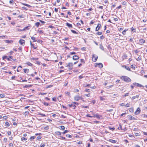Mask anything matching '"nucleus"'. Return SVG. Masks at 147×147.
<instances>
[{
    "label": "nucleus",
    "mask_w": 147,
    "mask_h": 147,
    "mask_svg": "<svg viewBox=\"0 0 147 147\" xmlns=\"http://www.w3.org/2000/svg\"><path fill=\"white\" fill-rule=\"evenodd\" d=\"M49 128V126H47L44 127V129L46 130L48 129Z\"/></svg>",
    "instance_id": "obj_37"
},
{
    "label": "nucleus",
    "mask_w": 147,
    "mask_h": 147,
    "mask_svg": "<svg viewBox=\"0 0 147 147\" xmlns=\"http://www.w3.org/2000/svg\"><path fill=\"white\" fill-rule=\"evenodd\" d=\"M120 78L122 80H123L124 81L127 82H130L131 81V79L125 76H121L120 77Z\"/></svg>",
    "instance_id": "obj_1"
},
{
    "label": "nucleus",
    "mask_w": 147,
    "mask_h": 147,
    "mask_svg": "<svg viewBox=\"0 0 147 147\" xmlns=\"http://www.w3.org/2000/svg\"><path fill=\"white\" fill-rule=\"evenodd\" d=\"M83 77H84L82 75H80V76H79V78L80 79H82V78H83Z\"/></svg>",
    "instance_id": "obj_60"
},
{
    "label": "nucleus",
    "mask_w": 147,
    "mask_h": 147,
    "mask_svg": "<svg viewBox=\"0 0 147 147\" xmlns=\"http://www.w3.org/2000/svg\"><path fill=\"white\" fill-rule=\"evenodd\" d=\"M25 40H24L21 39L19 41V42L22 45H24L25 44Z\"/></svg>",
    "instance_id": "obj_6"
},
{
    "label": "nucleus",
    "mask_w": 147,
    "mask_h": 147,
    "mask_svg": "<svg viewBox=\"0 0 147 147\" xmlns=\"http://www.w3.org/2000/svg\"><path fill=\"white\" fill-rule=\"evenodd\" d=\"M130 105L129 103H127L125 105V107H129L130 106Z\"/></svg>",
    "instance_id": "obj_49"
},
{
    "label": "nucleus",
    "mask_w": 147,
    "mask_h": 147,
    "mask_svg": "<svg viewBox=\"0 0 147 147\" xmlns=\"http://www.w3.org/2000/svg\"><path fill=\"white\" fill-rule=\"evenodd\" d=\"M129 111L131 112H133L134 111V109L133 108H131L129 110Z\"/></svg>",
    "instance_id": "obj_46"
},
{
    "label": "nucleus",
    "mask_w": 147,
    "mask_h": 147,
    "mask_svg": "<svg viewBox=\"0 0 147 147\" xmlns=\"http://www.w3.org/2000/svg\"><path fill=\"white\" fill-rule=\"evenodd\" d=\"M26 63L28 65L30 66H32L33 65L30 62H28Z\"/></svg>",
    "instance_id": "obj_27"
},
{
    "label": "nucleus",
    "mask_w": 147,
    "mask_h": 147,
    "mask_svg": "<svg viewBox=\"0 0 147 147\" xmlns=\"http://www.w3.org/2000/svg\"><path fill=\"white\" fill-rule=\"evenodd\" d=\"M95 56V55H93L92 56V60L94 62H96L97 61L98 58V56Z\"/></svg>",
    "instance_id": "obj_4"
},
{
    "label": "nucleus",
    "mask_w": 147,
    "mask_h": 147,
    "mask_svg": "<svg viewBox=\"0 0 147 147\" xmlns=\"http://www.w3.org/2000/svg\"><path fill=\"white\" fill-rule=\"evenodd\" d=\"M129 93H126L124 95H123V97H125L127 96H128L129 95Z\"/></svg>",
    "instance_id": "obj_48"
},
{
    "label": "nucleus",
    "mask_w": 147,
    "mask_h": 147,
    "mask_svg": "<svg viewBox=\"0 0 147 147\" xmlns=\"http://www.w3.org/2000/svg\"><path fill=\"white\" fill-rule=\"evenodd\" d=\"M95 102L96 101L95 100H93L92 101V103L94 104L95 103Z\"/></svg>",
    "instance_id": "obj_63"
},
{
    "label": "nucleus",
    "mask_w": 147,
    "mask_h": 147,
    "mask_svg": "<svg viewBox=\"0 0 147 147\" xmlns=\"http://www.w3.org/2000/svg\"><path fill=\"white\" fill-rule=\"evenodd\" d=\"M100 99L101 100H105V98L102 96L100 97Z\"/></svg>",
    "instance_id": "obj_44"
},
{
    "label": "nucleus",
    "mask_w": 147,
    "mask_h": 147,
    "mask_svg": "<svg viewBox=\"0 0 147 147\" xmlns=\"http://www.w3.org/2000/svg\"><path fill=\"white\" fill-rule=\"evenodd\" d=\"M96 34L98 35H100L102 34V32H97Z\"/></svg>",
    "instance_id": "obj_40"
},
{
    "label": "nucleus",
    "mask_w": 147,
    "mask_h": 147,
    "mask_svg": "<svg viewBox=\"0 0 147 147\" xmlns=\"http://www.w3.org/2000/svg\"><path fill=\"white\" fill-rule=\"evenodd\" d=\"M38 115L41 116L42 117H44L46 116V115L43 114L42 113H38Z\"/></svg>",
    "instance_id": "obj_21"
},
{
    "label": "nucleus",
    "mask_w": 147,
    "mask_h": 147,
    "mask_svg": "<svg viewBox=\"0 0 147 147\" xmlns=\"http://www.w3.org/2000/svg\"><path fill=\"white\" fill-rule=\"evenodd\" d=\"M42 137L40 136H38L37 137V139L38 140H40L41 139Z\"/></svg>",
    "instance_id": "obj_64"
},
{
    "label": "nucleus",
    "mask_w": 147,
    "mask_h": 147,
    "mask_svg": "<svg viewBox=\"0 0 147 147\" xmlns=\"http://www.w3.org/2000/svg\"><path fill=\"white\" fill-rule=\"evenodd\" d=\"M45 146V143H42L40 145V147H44Z\"/></svg>",
    "instance_id": "obj_29"
},
{
    "label": "nucleus",
    "mask_w": 147,
    "mask_h": 147,
    "mask_svg": "<svg viewBox=\"0 0 147 147\" xmlns=\"http://www.w3.org/2000/svg\"><path fill=\"white\" fill-rule=\"evenodd\" d=\"M52 99L53 101H55L56 100V98L55 97L53 98Z\"/></svg>",
    "instance_id": "obj_47"
},
{
    "label": "nucleus",
    "mask_w": 147,
    "mask_h": 147,
    "mask_svg": "<svg viewBox=\"0 0 147 147\" xmlns=\"http://www.w3.org/2000/svg\"><path fill=\"white\" fill-rule=\"evenodd\" d=\"M55 134L56 135H57L59 136H60L61 134V132L59 131H57L55 132Z\"/></svg>",
    "instance_id": "obj_13"
},
{
    "label": "nucleus",
    "mask_w": 147,
    "mask_h": 147,
    "mask_svg": "<svg viewBox=\"0 0 147 147\" xmlns=\"http://www.w3.org/2000/svg\"><path fill=\"white\" fill-rule=\"evenodd\" d=\"M66 25L69 28H72V24L68 22L66 23Z\"/></svg>",
    "instance_id": "obj_8"
},
{
    "label": "nucleus",
    "mask_w": 147,
    "mask_h": 147,
    "mask_svg": "<svg viewBox=\"0 0 147 147\" xmlns=\"http://www.w3.org/2000/svg\"><path fill=\"white\" fill-rule=\"evenodd\" d=\"M73 63H69L66 66V67L68 68L69 69H72V66H73Z\"/></svg>",
    "instance_id": "obj_2"
},
{
    "label": "nucleus",
    "mask_w": 147,
    "mask_h": 147,
    "mask_svg": "<svg viewBox=\"0 0 147 147\" xmlns=\"http://www.w3.org/2000/svg\"><path fill=\"white\" fill-rule=\"evenodd\" d=\"M36 63L37 64H38V65H40L41 63L39 61H36Z\"/></svg>",
    "instance_id": "obj_42"
},
{
    "label": "nucleus",
    "mask_w": 147,
    "mask_h": 147,
    "mask_svg": "<svg viewBox=\"0 0 147 147\" xmlns=\"http://www.w3.org/2000/svg\"><path fill=\"white\" fill-rule=\"evenodd\" d=\"M22 4H23V5H25L26 6L28 7L29 8H30V7H32V6L31 5H29L28 4H26V3H22Z\"/></svg>",
    "instance_id": "obj_15"
},
{
    "label": "nucleus",
    "mask_w": 147,
    "mask_h": 147,
    "mask_svg": "<svg viewBox=\"0 0 147 147\" xmlns=\"http://www.w3.org/2000/svg\"><path fill=\"white\" fill-rule=\"evenodd\" d=\"M86 117H91V118H92V116H91L89 114L87 115H86Z\"/></svg>",
    "instance_id": "obj_53"
},
{
    "label": "nucleus",
    "mask_w": 147,
    "mask_h": 147,
    "mask_svg": "<svg viewBox=\"0 0 147 147\" xmlns=\"http://www.w3.org/2000/svg\"><path fill=\"white\" fill-rule=\"evenodd\" d=\"M127 29H125L124 30H123L122 32V33L123 35H125L126 34V32L127 31Z\"/></svg>",
    "instance_id": "obj_30"
},
{
    "label": "nucleus",
    "mask_w": 147,
    "mask_h": 147,
    "mask_svg": "<svg viewBox=\"0 0 147 147\" xmlns=\"http://www.w3.org/2000/svg\"><path fill=\"white\" fill-rule=\"evenodd\" d=\"M97 27L98 28H99L100 29L101 27V24H98Z\"/></svg>",
    "instance_id": "obj_56"
},
{
    "label": "nucleus",
    "mask_w": 147,
    "mask_h": 147,
    "mask_svg": "<svg viewBox=\"0 0 147 147\" xmlns=\"http://www.w3.org/2000/svg\"><path fill=\"white\" fill-rule=\"evenodd\" d=\"M145 42V40L143 39H140L139 40V44L140 45H142Z\"/></svg>",
    "instance_id": "obj_7"
},
{
    "label": "nucleus",
    "mask_w": 147,
    "mask_h": 147,
    "mask_svg": "<svg viewBox=\"0 0 147 147\" xmlns=\"http://www.w3.org/2000/svg\"><path fill=\"white\" fill-rule=\"evenodd\" d=\"M132 116L131 115H128L127 116L128 119L130 120H132Z\"/></svg>",
    "instance_id": "obj_20"
},
{
    "label": "nucleus",
    "mask_w": 147,
    "mask_h": 147,
    "mask_svg": "<svg viewBox=\"0 0 147 147\" xmlns=\"http://www.w3.org/2000/svg\"><path fill=\"white\" fill-rule=\"evenodd\" d=\"M71 31L73 33L76 34H78V32H77L76 31L74 30H71Z\"/></svg>",
    "instance_id": "obj_25"
},
{
    "label": "nucleus",
    "mask_w": 147,
    "mask_h": 147,
    "mask_svg": "<svg viewBox=\"0 0 147 147\" xmlns=\"http://www.w3.org/2000/svg\"><path fill=\"white\" fill-rule=\"evenodd\" d=\"M24 72L26 73H28L29 71V69H24Z\"/></svg>",
    "instance_id": "obj_17"
},
{
    "label": "nucleus",
    "mask_w": 147,
    "mask_h": 147,
    "mask_svg": "<svg viewBox=\"0 0 147 147\" xmlns=\"http://www.w3.org/2000/svg\"><path fill=\"white\" fill-rule=\"evenodd\" d=\"M38 32L40 33H43V31L41 30H38Z\"/></svg>",
    "instance_id": "obj_59"
},
{
    "label": "nucleus",
    "mask_w": 147,
    "mask_h": 147,
    "mask_svg": "<svg viewBox=\"0 0 147 147\" xmlns=\"http://www.w3.org/2000/svg\"><path fill=\"white\" fill-rule=\"evenodd\" d=\"M140 73V75L141 76H142L143 75V74L144 73V70H142Z\"/></svg>",
    "instance_id": "obj_34"
},
{
    "label": "nucleus",
    "mask_w": 147,
    "mask_h": 147,
    "mask_svg": "<svg viewBox=\"0 0 147 147\" xmlns=\"http://www.w3.org/2000/svg\"><path fill=\"white\" fill-rule=\"evenodd\" d=\"M105 37L103 35H102L100 37V38L102 39H103Z\"/></svg>",
    "instance_id": "obj_57"
},
{
    "label": "nucleus",
    "mask_w": 147,
    "mask_h": 147,
    "mask_svg": "<svg viewBox=\"0 0 147 147\" xmlns=\"http://www.w3.org/2000/svg\"><path fill=\"white\" fill-rule=\"evenodd\" d=\"M85 95L87 96V97H89L90 96V94L89 93L88 94H86Z\"/></svg>",
    "instance_id": "obj_62"
},
{
    "label": "nucleus",
    "mask_w": 147,
    "mask_h": 147,
    "mask_svg": "<svg viewBox=\"0 0 147 147\" xmlns=\"http://www.w3.org/2000/svg\"><path fill=\"white\" fill-rule=\"evenodd\" d=\"M3 118L5 120H6L7 118V117L6 116H5L3 117Z\"/></svg>",
    "instance_id": "obj_55"
},
{
    "label": "nucleus",
    "mask_w": 147,
    "mask_h": 147,
    "mask_svg": "<svg viewBox=\"0 0 147 147\" xmlns=\"http://www.w3.org/2000/svg\"><path fill=\"white\" fill-rule=\"evenodd\" d=\"M61 128L60 129L62 130H64L65 129V127L63 126H60Z\"/></svg>",
    "instance_id": "obj_36"
},
{
    "label": "nucleus",
    "mask_w": 147,
    "mask_h": 147,
    "mask_svg": "<svg viewBox=\"0 0 147 147\" xmlns=\"http://www.w3.org/2000/svg\"><path fill=\"white\" fill-rule=\"evenodd\" d=\"M99 29V28H98L97 27H96V31H98Z\"/></svg>",
    "instance_id": "obj_61"
},
{
    "label": "nucleus",
    "mask_w": 147,
    "mask_h": 147,
    "mask_svg": "<svg viewBox=\"0 0 147 147\" xmlns=\"http://www.w3.org/2000/svg\"><path fill=\"white\" fill-rule=\"evenodd\" d=\"M79 59V57L77 55H74L73 57V59L74 60H77Z\"/></svg>",
    "instance_id": "obj_9"
},
{
    "label": "nucleus",
    "mask_w": 147,
    "mask_h": 147,
    "mask_svg": "<svg viewBox=\"0 0 147 147\" xmlns=\"http://www.w3.org/2000/svg\"><path fill=\"white\" fill-rule=\"evenodd\" d=\"M125 68L127 70L130 71V69L129 67L127 66H125Z\"/></svg>",
    "instance_id": "obj_28"
},
{
    "label": "nucleus",
    "mask_w": 147,
    "mask_h": 147,
    "mask_svg": "<svg viewBox=\"0 0 147 147\" xmlns=\"http://www.w3.org/2000/svg\"><path fill=\"white\" fill-rule=\"evenodd\" d=\"M80 61L81 62L83 63H84V61L83 59H81Z\"/></svg>",
    "instance_id": "obj_51"
},
{
    "label": "nucleus",
    "mask_w": 147,
    "mask_h": 147,
    "mask_svg": "<svg viewBox=\"0 0 147 147\" xmlns=\"http://www.w3.org/2000/svg\"><path fill=\"white\" fill-rule=\"evenodd\" d=\"M9 122L6 121L5 123V125L7 127H8L9 126Z\"/></svg>",
    "instance_id": "obj_24"
},
{
    "label": "nucleus",
    "mask_w": 147,
    "mask_h": 147,
    "mask_svg": "<svg viewBox=\"0 0 147 147\" xmlns=\"http://www.w3.org/2000/svg\"><path fill=\"white\" fill-rule=\"evenodd\" d=\"M5 96V95L3 94H1L0 95V96L1 98L4 97Z\"/></svg>",
    "instance_id": "obj_35"
},
{
    "label": "nucleus",
    "mask_w": 147,
    "mask_h": 147,
    "mask_svg": "<svg viewBox=\"0 0 147 147\" xmlns=\"http://www.w3.org/2000/svg\"><path fill=\"white\" fill-rule=\"evenodd\" d=\"M95 116L96 117L98 118V119H100V117H102V116L101 115H100L98 114H95Z\"/></svg>",
    "instance_id": "obj_12"
},
{
    "label": "nucleus",
    "mask_w": 147,
    "mask_h": 147,
    "mask_svg": "<svg viewBox=\"0 0 147 147\" xmlns=\"http://www.w3.org/2000/svg\"><path fill=\"white\" fill-rule=\"evenodd\" d=\"M113 111V110L112 109H110L109 110H107V111H108V112H111V111Z\"/></svg>",
    "instance_id": "obj_58"
},
{
    "label": "nucleus",
    "mask_w": 147,
    "mask_h": 147,
    "mask_svg": "<svg viewBox=\"0 0 147 147\" xmlns=\"http://www.w3.org/2000/svg\"><path fill=\"white\" fill-rule=\"evenodd\" d=\"M109 128L110 130H113L115 129V128L114 127H109Z\"/></svg>",
    "instance_id": "obj_39"
},
{
    "label": "nucleus",
    "mask_w": 147,
    "mask_h": 147,
    "mask_svg": "<svg viewBox=\"0 0 147 147\" xmlns=\"http://www.w3.org/2000/svg\"><path fill=\"white\" fill-rule=\"evenodd\" d=\"M21 140L23 141H26L27 140V138H25L24 137H22L21 138Z\"/></svg>",
    "instance_id": "obj_26"
},
{
    "label": "nucleus",
    "mask_w": 147,
    "mask_h": 147,
    "mask_svg": "<svg viewBox=\"0 0 147 147\" xmlns=\"http://www.w3.org/2000/svg\"><path fill=\"white\" fill-rule=\"evenodd\" d=\"M82 107L84 108H88L89 107L88 106H84L83 105L82 106Z\"/></svg>",
    "instance_id": "obj_41"
},
{
    "label": "nucleus",
    "mask_w": 147,
    "mask_h": 147,
    "mask_svg": "<svg viewBox=\"0 0 147 147\" xmlns=\"http://www.w3.org/2000/svg\"><path fill=\"white\" fill-rule=\"evenodd\" d=\"M31 38L33 42H36V39L34 37H31Z\"/></svg>",
    "instance_id": "obj_22"
},
{
    "label": "nucleus",
    "mask_w": 147,
    "mask_h": 147,
    "mask_svg": "<svg viewBox=\"0 0 147 147\" xmlns=\"http://www.w3.org/2000/svg\"><path fill=\"white\" fill-rule=\"evenodd\" d=\"M43 104L44 105L47 106H49L50 105L47 102H44L43 103Z\"/></svg>",
    "instance_id": "obj_33"
},
{
    "label": "nucleus",
    "mask_w": 147,
    "mask_h": 147,
    "mask_svg": "<svg viewBox=\"0 0 147 147\" xmlns=\"http://www.w3.org/2000/svg\"><path fill=\"white\" fill-rule=\"evenodd\" d=\"M95 66L97 67L98 66V67L101 68L102 67L103 65L101 63H96Z\"/></svg>",
    "instance_id": "obj_3"
},
{
    "label": "nucleus",
    "mask_w": 147,
    "mask_h": 147,
    "mask_svg": "<svg viewBox=\"0 0 147 147\" xmlns=\"http://www.w3.org/2000/svg\"><path fill=\"white\" fill-rule=\"evenodd\" d=\"M109 141L112 143H115L117 142V141L115 140H113L111 139H110L109 140Z\"/></svg>",
    "instance_id": "obj_10"
},
{
    "label": "nucleus",
    "mask_w": 147,
    "mask_h": 147,
    "mask_svg": "<svg viewBox=\"0 0 147 147\" xmlns=\"http://www.w3.org/2000/svg\"><path fill=\"white\" fill-rule=\"evenodd\" d=\"M5 42L7 43H11L13 42V41L11 40H6Z\"/></svg>",
    "instance_id": "obj_14"
},
{
    "label": "nucleus",
    "mask_w": 147,
    "mask_h": 147,
    "mask_svg": "<svg viewBox=\"0 0 147 147\" xmlns=\"http://www.w3.org/2000/svg\"><path fill=\"white\" fill-rule=\"evenodd\" d=\"M11 134V131H8L7 132V134L8 135H10Z\"/></svg>",
    "instance_id": "obj_54"
},
{
    "label": "nucleus",
    "mask_w": 147,
    "mask_h": 147,
    "mask_svg": "<svg viewBox=\"0 0 147 147\" xmlns=\"http://www.w3.org/2000/svg\"><path fill=\"white\" fill-rule=\"evenodd\" d=\"M94 123H100V121H94Z\"/></svg>",
    "instance_id": "obj_50"
},
{
    "label": "nucleus",
    "mask_w": 147,
    "mask_h": 147,
    "mask_svg": "<svg viewBox=\"0 0 147 147\" xmlns=\"http://www.w3.org/2000/svg\"><path fill=\"white\" fill-rule=\"evenodd\" d=\"M9 3L10 4H13V0H9Z\"/></svg>",
    "instance_id": "obj_45"
},
{
    "label": "nucleus",
    "mask_w": 147,
    "mask_h": 147,
    "mask_svg": "<svg viewBox=\"0 0 147 147\" xmlns=\"http://www.w3.org/2000/svg\"><path fill=\"white\" fill-rule=\"evenodd\" d=\"M100 47H99L102 50L104 51V48L103 47V46H102V44L101 43V44H100Z\"/></svg>",
    "instance_id": "obj_16"
},
{
    "label": "nucleus",
    "mask_w": 147,
    "mask_h": 147,
    "mask_svg": "<svg viewBox=\"0 0 147 147\" xmlns=\"http://www.w3.org/2000/svg\"><path fill=\"white\" fill-rule=\"evenodd\" d=\"M32 86V85H25L24 87V88H28V87H31Z\"/></svg>",
    "instance_id": "obj_43"
},
{
    "label": "nucleus",
    "mask_w": 147,
    "mask_h": 147,
    "mask_svg": "<svg viewBox=\"0 0 147 147\" xmlns=\"http://www.w3.org/2000/svg\"><path fill=\"white\" fill-rule=\"evenodd\" d=\"M85 91L86 92H90V90L89 89H86L85 90Z\"/></svg>",
    "instance_id": "obj_52"
},
{
    "label": "nucleus",
    "mask_w": 147,
    "mask_h": 147,
    "mask_svg": "<svg viewBox=\"0 0 147 147\" xmlns=\"http://www.w3.org/2000/svg\"><path fill=\"white\" fill-rule=\"evenodd\" d=\"M69 106L70 107H73L74 109H75L76 107V106L73 104L69 105Z\"/></svg>",
    "instance_id": "obj_11"
},
{
    "label": "nucleus",
    "mask_w": 147,
    "mask_h": 147,
    "mask_svg": "<svg viewBox=\"0 0 147 147\" xmlns=\"http://www.w3.org/2000/svg\"><path fill=\"white\" fill-rule=\"evenodd\" d=\"M30 45L31 46H32L34 48V49H36L37 48V47H34V44H32V42H31V41H30Z\"/></svg>",
    "instance_id": "obj_18"
},
{
    "label": "nucleus",
    "mask_w": 147,
    "mask_h": 147,
    "mask_svg": "<svg viewBox=\"0 0 147 147\" xmlns=\"http://www.w3.org/2000/svg\"><path fill=\"white\" fill-rule=\"evenodd\" d=\"M69 132V131L67 130H65L64 132L62 133L63 134H65Z\"/></svg>",
    "instance_id": "obj_38"
},
{
    "label": "nucleus",
    "mask_w": 147,
    "mask_h": 147,
    "mask_svg": "<svg viewBox=\"0 0 147 147\" xmlns=\"http://www.w3.org/2000/svg\"><path fill=\"white\" fill-rule=\"evenodd\" d=\"M66 136L68 137L69 138H71L72 137V136L71 135H69V134H66Z\"/></svg>",
    "instance_id": "obj_32"
},
{
    "label": "nucleus",
    "mask_w": 147,
    "mask_h": 147,
    "mask_svg": "<svg viewBox=\"0 0 147 147\" xmlns=\"http://www.w3.org/2000/svg\"><path fill=\"white\" fill-rule=\"evenodd\" d=\"M40 22H37L35 24V25L38 28L39 25H40Z\"/></svg>",
    "instance_id": "obj_19"
},
{
    "label": "nucleus",
    "mask_w": 147,
    "mask_h": 147,
    "mask_svg": "<svg viewBox=\"0 0 147 147\" xmlns=\"http://www.w3.org/2000/svg\"><path fill=\"white\" fill-rule=\"evenodd\" d=\"M36 138V136H31L30 138V139L31 140L35 139Z\"/></svg>",
    "instance_id": "obj_31"
},
{
    "label": "nucleus",
    "mask_w": 147,
    "mask_h": 147,
    "mask_svg": "<svg viewBox=\"0 0 147 147\" xmlns=\"http://www.w3.org/2000/svg\"><path fill=\"white\" fill-rule=\"evenodd\" d=\"M90 86V84H84V86L85 87H89Z\"/></svg>",
    "instance_id": "obj_23"
},
{
    "label": "nucleus",
    "mask_w": 147,
    "mask_h": 147,
    "mask_svg": "<svg viewBox=\"0 0 147 147\" xmlns=\"http://www.w3.org/2000/svg\"><path fill=\"white\" fill-rule=\"evenodd\" d=\"M74 99L76 101H78L80 99L82 100V97L79 96H76L74 97Z\"/></svg>",
    "instance_id": "obj_5"
}]
</instances>
